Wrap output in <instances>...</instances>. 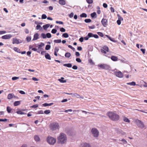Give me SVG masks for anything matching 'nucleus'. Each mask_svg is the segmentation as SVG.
<instances>
[{
	"mask_svg": "<svg viewBox=\"0 0 147 147\" xmlns=\"http://www.w3.org/2000/svg\"><path fill=\"white\" fill-rule=\"evenodd\" d=\"M64 79V78L63 77H61L60 79H59L58 80L61 83H64L66 82V80H63Z\"/></svg>",
	"mask_w": 147,
	"mask_h": 147,
	"instance_id": "21",
	"label": "nucleus"
},
{
	"mask_svg": "<svg viewBox=\"0 0 147 147\" xmlns=\"http://www.w3.org/2000/svg\"><path fill=\"white\" fill-rule=\"evenodd\" d=\"M13 42L12 43L13 44H19L20 43H22L23 41L22 40H20L19 39H18L16 38H13L12 39Z\"/></svg>",
	"mask_w": 147,
	"mask_h": 147,
	"instance_id": "8",
	"label": "nucleus"
},
{
	"mask_svg": "<svg viewBox=\"0 0 147 147\" xmlns=\"http://www.w3.org/2000/svg\"><path fill=\"white\" fill-rule=\"evenodd\" d=\"M59 50V49L57 47H55L54 49V52H57Z\"/></svg>",
	"mask_w": 147,
	"mask_h": 147,
	"instance_id": "64",
	"label": "nucleus"
},
{
	"mask_svg": "<svg viewBox=\"0 0 147 147\" xmlns=\"http://www.w3.org/2000/svg\"><path fill=\"white\" fill-rule=\"evenodd\" d=\"M49 127L51 130H55L59 129V125L58 123L53 122L50 124Z\"/></svg>",
	"mask_w": 147,
	"mask_h": 147,
	"instance_id": "3",
	"label": "nucleus"
},
{
	"mask_svg": "<svg viewBox=\"0 0 147 147\" xmlns=\"http://www.w3.org/2000/svg\"><path fill=\"white\" fill-rule=\"evenodd\" d=\"M53 104V103L52 102L50 103H45L43 104L42 105L44 107H46L47 106H51Z\"/></svg>",
	"mask_w": 147,
	"mask_h": 147,
	"instance_id": "24",
	"label": "nucleus"
},
{
	"mask_svg": "<svg viewBox=\"0 0 147 147\" xmlns=\"http://www.w3.org/2000/svg\"><path fill=\"white\" fill-rule=\"evenodd\" d=\"M66 94L69 95H72V96L74 97L76 96H77V98H79L80 96V95L77 93H65Z\"/></svg>",
	"mask_w": 147,
	"mask_h": 147,
	"instance_id": "14",
	"label": "nucleus"
},
{
	"mask_svg": "<svg viewBox=\"0 0 147 147\" xmlns=\"http://www.w3.org/2000/svg\"><path fill=\"white\" fill-rule=\"evenodd\" d=\"M63 66L68 67H72V64L71 63L65 64Z\"/></svg>",
	"mask_w": 147,
	"mask_h": 147,
	"instance_id": "31",
	"label": "nucleus"
},
{
	"mask_svg": "<svg viewBox=\"0 0 147 147\" xmlns=\"http://www.w3.org/2000/svg\"><path fill=\"white\" fill-rule=\"evenodd\" d=\"M91 132L94 137L95 138L98 137L99 135V132L97 129L95 128H92L91 129Z\"/></svg>",
	"mask_w": 147,
	"mask_h": 147,
	"instance_id": "4",
	"label": "nucleus"
},
{
	"mask_svg": "<svg viewBox=\"0 0 147 147\" xmlns=\"http://www.w3.org/2000/svg\"><path fill=\"white\" fill-rule=\"evenodd\" d=\"M32 80L34 81H38L39 80L38 79H37L35 77H33L32 78Z\"/></svg>",
	"mask_w": 147,
	"mask_h": 147,
	"instance_id": "63",
	"label": "nucleus"
},
{
	"mask_svg": "<svg viewBox=\"0 0 147 147\" xmlns=\"http://www.w3.org/2000/svg\"><path fill=\"white\" fill-rule=\"evenodd\" d=\"M61 39L55 40H54V42L56 43H59L61 42Z\"/></svg>",
	"mask_w": 147,
	"mask_h": 147,
	"instance_id": "40",
	"label": "nucleus"
},
{
	"mask_svg": "<svg viewBox=\"0 0 147 147\" xmlns=\"http://www.w3.org/2000/svg\"><path fill=\"white\" fill-rule=\"evenodd\" d=\"M127 85H130L131 86H135L136 84V83L134 82H131L127 83H126Z\"/></svg>",
	"mask_w": 147,
	"mask_h": 147,
	"instance_id": "29",
	"label": "nucleus"
},
{
	"mask_svg": "<svg viewBox=\"0 0 147 147\" xmlns=\"http://www.w3.org/2000/svg\"><path fill=\"white\" fill-rule=\"evenodd\" d=\"M7 110L8 113H10L11 110V108L9 107H7Z\"/></svg>",
	"mask_w": 147,
	"mask_h": 147,
	"instance_id": "41",
	"label": "nucleus"
},
{
	"mask_svg": "<svg viewBox=\"0 0 147 147\" xmlns=\"http://www.w3.org/2000/svg\"><path fill=\"white\" fill-rule=\"evenodd\" d=\"M111 59L113 61H116L118 60V58L116 56H113L111 57Z\"/></svg>",
	"mask_w": 147,
	"mask_h": 147,
	"instance_id": "20",
	"label": "nucleus"
},
{
	"mask_svg": "<svg viewBox=\"0 0 147 147\" xmlns=\"http://www.w3.org/2000/svg\"><path fill=\"white\" fill-rule=\"evenodd\" d=\"M60 31L63 32H65V28H61L60 29Z\"/></svg>",
	"mask_w": 147,
	"mask_h": 147,
	"instance_id": "56",
	"label": "nucleus"
},
{
	"mask_svg": "<svg viewBox=\"0 0 147 147\" xmlns=\"http://www.w3.org/2000/svg\"><path fill=\"white\" fill-rule=\"evenodd\" d=\"M84 21L86 23H90L91 22V20L90 19H85Z\"/></svg>",
	"mask_w": 147,
	"mask_h": 147,
	"instance_id": "45",
	"label": "nucleus"
},
{
	"mask_svg": "<svg viewBox=\"0 0 147 147\" xmlns=\"http://www.w3.org/2000/svg\"><path fill=\"white\" fill-rule=\"evenodd\" d=\"M96 15V12H94L91 14V16L92 18H94L95 16Z\"/></svg>",
	"mask_w": 147,
	"mask_h": 147,
	"instance_id": "43",
	"label": "nucleus"
},
{
	"mask_svg": "<svg viewBox=\"0 0 147 147\" xmlns=\"http://www.w3.org/2000/svg\"><path fill=\"white\" fill-rule=\"evenodd\" d=\"M20 104V101H16L14 103V105L15 106H17L19 105Z\"/></svg>",
	"mask_w": 147,
	"mask_h": 147,
	"instance_id": "38",
	"label": "nucleus"
},
{
	"mask_svg": "<svg viewBox=\"0 0 147 147\" xmlns=\"http://www.w3.org/2000/svg\"><path fill=\"white\" fill-rule=\"evenodd\" d=\"M56 22L57 24H63V22H62L60 21H56Z\"/></svg>",
	"mask_w": 147,
	"mask_h": 147,
	"instance_id": "60",
	"label": "nucleus"
},
{
	"mask_svg": "<svg viewBox=\"0 0 147 147\" xmlns=\"http://www.w3.org/2000/svg\"><path fill=\"white\" fill-rule=\"evenodd\" d=\"M122 119L125 122L129 123L130 122V120L125 116H123Z\"/></svg>",
	"mask_w": 147,
	"mask_h": 147,
	"instance_id": "16",
	"label": "nucleus"
},
{
	"mask_svg": "<svg viewBox=\"0 0 147 147\" xmlns=\"http://www.w3.org/2000/svg\"><path fill=\"white\" fill-rule=\"evenodd\" d=\"M101 23L104 27H106L107 25V20L106 19L103 18L101 20Z\"/></svg>",
	"mask_w": 147,
	"mask_h": 147,
	"instance_id": "10",
	"label": "nucleus"
},
{
	"mask_svg": "<svg viewBox=\"0 0 147 147\" xmlns=\"http://www.w3.org/2000/svg\"><path fill=\"white\" fill-rule=\"evenodd\" d=\"M91 35L90 33H89L87 36L84 37V40H88L89 38L91 37Z\"/></svg>",
	"mask_w": 147,
	"mask_h": 147,
	"instance_id": "18",
	"label": "nucleus"
},
{
	"mask_svg": "<svg viewBox=\"0 0 147 147\" xmlns=\"http://www.w3.org/2000/svg\"><path fill=\"white\" fill-rule=\"evenodd\" d=\"M51 48V46L49 45H46L45 47V49L46 50H49Z\"/></svg>",
	"mask_w": 147,
	"mask_h": 147,
	"instance_id": "44",
	"label": "nucleus"
},
{
	"mask_svg": "<svg viewBox=\"0 0 147 147\" xmlns=\"http://www.w3.org/2000/svg\"><path fill=\"white\" fill-rule=\"evenodd\" d=\"M102 49L107 52H108L109 51V48L107 46H104L103 47Z\"/></svg>",
	"mask_w": 147,
	"mask_h": 147,
	"instance_id": "39",
	"label": "nucleus"
},
{
	"mask_svg": "<svg viewBox=\"0 0 147 147\" xmlns=\"http://www.w3.org/2000/svg\"><path fill=\"white\" fill-rule=\"evenodd\" d=\"M90 34H91V37H94V38H98V36L97 35V34H93L92 33H90Z\"/></svg>",
	"mask_w": 147,
	"mask_h": 147,
	"instance_id": "33",
	"label": "nucleus"
},
{
	"mask_svg": "<svg viewBox=\"0 0 147 147\" xmlns=\"http://www.w3.org/2000/svg\"><path fill=\"white\" fill-rule=\"evenodd\" d=\"M45 45V44L43 42H40L39 45H38L37 47L38 49H40L41 50H43V49L42 48V47Z\"/></svg>",
	"mask_w": 147,
	"mask_h": 147,
	"instance_id": "15",
	"label": "nucleus"
},
{
	"mask_svg": "<svg viewBox=\"0 0 147 147\" xmlns=\"http://www.w3.org/2000/svg\"><path fill=\"white\" fill-rule=\"evenodd\" d=\"M26 39L28 42H30L31 40V37L30 36H28L26 37Z\"/></svg>",
	"mask_w": 147,
	"mask_h": 147,
	"instance_id": "55",
	"label": "nucleus"
},
{
	"mask_svg": "<svg viewBox=\"0 0 147 147\" xmlns=\"http://www.w3.org/2000/svg\"><path fill=\"white\" fill-rule=\"evenodd\" d=\"M107 115L113 121H118L119 118V116L118 114L112 112L107 113Z\"/></svg>",
	"mask_w": 147,
	"mask_h": 147,
	"instance_id": "2",
	"label": "nucleus"
},
{
	"mask_svg": "<svg viewBox=\"0 0 147 147\" xmlns=\"http://www.w3.org/2000/svg\"><path fill=\"white\" fill-rule=\"evenodd\" d=\"M58 142L61 144L66 143L67 140V138L66 135L63 133H61L59 136L57 138Z\"/></svg>",
	"mask_w": 147,
	"mask_h": 147,
	"instance_id": "1",
	"label": "nucleus"
},
{
	"mask_svg": "<svg viewBox=\"0 0 147 147\" xmlns=\"http://www.w3.org/2000/svg\"><path fill=\"white\" fill-rule=\"evenodd\" d=\"M135 122L140 128H143L144 127V125L143 123L140 120L138 119H136L135 120Z\"/></svg>",
	"mask_w": 147,
	"mask_h": 147,
	"instance_id": "6",
	"label": "nucleus"
},
{
	"mask_svg": "<svg viewBox=\"0 0 147 147\" xmlns=\"http://www.w3.org/2000/svg\"><path fill=\"white\" fill-rule=\"evenodd\" d=\"M47 18V16L45 14H43L41 18L42 19H45Z\"/></svg>",
	"mask_w": 147,
	"mask_h": 147,
	"instance_id": "54",
	"label": "nucleus"
},
{
	"mask_svg": "<svg viewBox=\"0 0 147 147\" xmlns=\"http://www.w3.org/2000/svg\"><path fill=\"white\" fill-rule=\"evenodd\" d=\"M34 140L36 142H38L40 141V139L39 137L37 135L35 136L34 137Z\"/></svg>",
	"mask_w": 147,
	"mask_h": 147,
	"instance_id": "23",
	"label": "nucleus"
},
{
	"mask_svg": "<svg viewBox=\"0 0 147 147\" xmlns=\"http://www.w3.org/2000/svg\"><path fill=\"white\" fill-rule=\"evenodd\" d=\"M45 57L46 58L49 60H51V58L50 55L48 53H47L45 55Z\"/></svg>",
	"mask_w": 147,
	"mask_h": 147,
	"instance_id": "27",
	"label": "nucleus"
},
{
	"mask_svg": "<svg viewBox=\"0 0 147 147\" xmlns=\"http://www.w3.org/2000/svg\"><path fill=\"white\" fill-rule=\"evenodd\" d=\"M116 131L117 133L118 134H121L122 135H124L126 134L125 132L123 131L120 129L119 128L116 129Z\"/></svg>",
	"mask_w": 147,
	"mask_h": 147,
	"instance_id": "11",
	"label": "nucleus"
},
{
	"mask_svg": "<svg viewBox=\"0 0 147 147\" xmlns=\"http://www.w3.org/2000/svg\"><path fill=\"white\" fill-rule=\"evenodd\" d=\"M100 50H101V52L102 53H104V54H106V53L107 51H106L105 50L102 48V49H101Z\"/></svg>",
	"mask_w": 147,
	"mask_h": 147,
	"instance_id": "58",
	"label": "nucleus"
},
{
	"mask_svg": "<svg viewBox=\"0 0 147 147\" xmlns=\"http://www.w3.org/2000/svg\"><path fill=\"white\" fill-rule=\"evenodd\" d=\"M114 73L115 75L118 77L122 78L123 77V74L120 71L115 72Z\"/></svg>",
	"mask_w": 147,
	"mask_h": 147,
	"instance_id": "9",
	"label": "nucleus"
},
{
	"mask_svg": "<svg viewBox=\"0 0 147 147\" xmlns=\"http://www.w3.org/2000/svg\"><path fill=\"white\" fill-rule=\"evenodd\" d=\"M80 147H91L90 145L86 143H83L81 144Z\"/></svg>",
	"mask_w": 147,
	"mask_h": 147,
	"instance_id": "13",
	"label": "nucleus"
},
{
	"mask_svg": "<svg viewBox=\"0 0 147 147\" xmlns=\"http://www.w3.org/2000/svg\"><path fill=\"white\" fill-rule=\"evenodd\" d=\"M59 3L61 5H64L66 4L65 0H59Z\"/></svg>",
	"mask_w": 147,
	"mask_h": 147,
	"instance_id": "19",
	"label": "nucleus"
},
{
	"mask_svg": "<svg viewBox=\"0 0 147 147\" xmlns=\"http://www.w3.org/2000/svg\"><path fill=\"white\" fill-rule=\"evenodd\" d=\"M62 37L65 38H67L69 37V35L67 33H64L62 34Z\"/></svg>",
	"mask_w": 147,
	"mask_h": 147,
	"instance_id": "34",
	"label": "nucleus"
},
{
	"mask_svg": "<svg viewBox=\"0 0 147 147\" xmlns=\"http://www.w3.org/2000/svg\"><path fill=\"white\" fill-rule=\"evenodd\" d=\"M76 61L79 63H80L81 62V60L79 58H77L76 59Z\"/></svg>",
	"mask_w": 147,
	"mask_h": 147,
	"instance_id": "61",
	"label": "nucleus"
},
{
	"mask_svg": "<svg viewBox=\"0 0 147 147\" xmlns=\"http://www.w3.org/2000/svg\"><path fill=\"white\" fill-rule=\"evenodd\" d=\"M118 20H120L121 21H122L123 20V18L121 16H120L119 15H118Z\"/></svg>",
	"mask_w": 147,
	"mask_h": 147,
	"instance_id": "59",
	"label": "nucleus"
},
{
	"mask_svg": "<svg viewBox=\"0 0 147 147\" xmlns=\"http://www.w3.org/2000/svg\"><path fill=\"white\" fill-rule=\"evenodd\" d=\"M36 29L37 30H42V28L41 27V26L39 25H37L36 26Z\"/></svg>",
	"mask_w": 147,
	"mask_h": 147,
	"instance_id": "35",
	"label": "nucleus"
},
{
	"mask_svg": "<svg viewBox=\"0 0 147 147\" xmlns=\"http://www.w3.org/2000/svg\"><path fill=\"white\" fill-rule=\"evenodd\" d=\"M36 114H43V112L42 110H40L38 111L37 113H36Z\"/></svg>",
	"mask_w": 147,
	"mask_h": 147,
	"instance_id": "51",
	"label": "nucleus"
},
{
	"mask_svg": "<svg viewBox=\"0 0 147 147\" xmlns=\"http://www.w3.org/2000/svg\"><path fill=\"white\" fill-rule=\"evenodd\" d=\"M88 62L91 65H94V63L92 59H90L88 60Z\"/></svg>",
	"mask_w": 147,
	"mask_h": 147,
	"instance_id": "47",
	"label": "nucleus"
},
{
	"mask_svg": "<svg viewBox=\"0 0 147 147\" xmlns=\"http://www.w3.org/2000/svg\"><path fill=\"white\" fill-rule=\"evenodd\" d=\"M87 16V15L86 14L84 13H83L81 14L80 15V17H84L86 18Z\"/></svg>",
	"mask_w": 147,
	"mask_h": 147,
	"instance_id": "37",
	"label": "nucleus"
},
{
	"mask_svg": "<svg viewBox=\"0 0 147 147\" xmlns=\"http://www.w3.org/2000/svg\"><path fill=\"white\" fill-rule=\"evenodd\" d=\"M88 4H91L93 3V0H86Z\"/></svg>",
	"mask_w": 147,
	"mask_h": 147,
	"instance_id": "50",
	"label": "nucleus"
},
{
	"mask_svg": "<svg viewBox=\"0 0 147 147\" xmlns=\"http://www.w3.org/2000/svg\"><path fill=\"white\" fill-rule=\"evenodd\" d=\"M12 36L11 34H6L2 36L1 38L3 39H7L11 38Z\"/></svg>",
	"mask_w": 147,
	"mask_h": 147,
	"instance_id": "12",
	"label": "nucleus"
},
{
	"mask_svg": "<svg viewBox=\"0 0 147 147\" xmlns=\"http://www.w3.org/2000/svg\"><path fill=\"white\" fill-rule=\"evenodd\" d=\"M74 13L73 12H71V13L69 15V16L70 18H71L73 17L74 16Z\"/></svg>",
	"mask_w": 147,
	"mask_h": 147,
	"instance_id": "62",
	"label": "nucleus"
},
{
	"mask_svg": "<svg viewBox=\"0 0 147 147\" xmlns=\"http://www.w3.org/2000/svg\"><path fill=\"white\" fill-rule=\"evenodd\" d=\"M38 107V105L37 104H35V105H33L31 107V108H36Z\"/></svg>",
	"mask_w": 147,
	"mask_h": 147,
	"instance_id": "53",
	"label": "nucleus"
},
{
	"mask_svg": "<svg viewBox=\"0 0 147 147\" xmlns=\"http://www.w3.org/2000/svg\"><path fill=\"white\" fill-rule=\"evenodd\" d=\"M57 31V30L55 29H53L52 30L51 33L53 34H55Z\"/></svg>",
	"mask_w": 147,
	"mask_h": 147,
	"instance_id": "52",
	"label": "nucleus"
},
{
	"mask_svg": "<svg viewBox=\"0 0 147 147\" xmlns=\"http://www.w3.org/2000/svg\"><path fill=\"white\" fill-rule=\"evenodd\" d=\"M16 113L18 114L23 115L25 113L21 111H16Z\"/></svg>",
	"mask_w": 147,
	"mask_h": 147,
	"instance_id": "36",
	"label": "nucleus"
},
{
	"mask_svg": "<svg viewBox=\"0 0 147 147\" xmlns=\"http://www.w3.org/2000/svg\"><path fill=\"white\" fill-rule=\"evenodd\" d=\"M13 49L15 51L18 53H21V51H20V49H19L18 48L14 47L13 48Z\"/></svg>",
	"mask_w": 147,
	"mask_h": 147,
	"instance_id": "26",
	"label": "nucleus"
},
{
	"mask_svg": "<svg viewBox=\"0 0 147 147\" xmlns=\"http://www.w3.org/2000/svg\"><path fill=\"white\" fill-rule=\"evenodd\" d=\"M119 141H121L123 142V143L124 144H126L127 143L126 140L124 138L122 139L121 140H119Z\"/></svg>",
	"mask_w": 147,
	"mask_h": 147,
	"instance_id": "32",
	"label": "nucleus"
},
{
	"mask_svg": "<svg viewBox=\"0 0 147 147\" xmlns=\"http://www.w3.org/2000/svg\"><path fill=\"white\" fill-rule=\"evenodd\" d=\"M47 141L49 144L53 145L56 142V139L53 137H48L47 138Z\"/></svg>",
	"mask_w": 147,
	"mask_h": 147,
	"instance_id": "5",
	"label": "nucleus"
},
{
	"mask_svg": "<svg viewBox=\"0 0 147 147\" xmlns=\"http://www.w3.org/2000/svg\"><path fill=\"white\" fill-rule=\"evenodd\" d=\"M46 36L48 38H50L51 37V35L50 33H48L46 34Z\"/></svg>",
	"mask_w": 147,
	"mask_h": 147,
	"instance_id": "49",
	"label": "nucleus"
},
{
	"mask_svg": "<svg viewBox=\"0 0 147 147\" xmlns=\"http://www.w3.org/2000/svg\"><path fill=\"white\" fill-rule=\"evenodd\" d=\"M44 112L45 114H48L50 113L51 111L49 110H48L45 111Z\"/></svg>",
	"mask_w": 147,
	"mask_h": 147,
	"instance_id": "46",
	"label": "nucleus"
},
{
	"mask_svg": "<svg viewBox=\"0 0 147 147\" xmlns=\"http://www.w3.org/2000/svg\"><path fill=\"white\" fill-rule=\"evenodd\" d=\"M19 78V77H14L12 78V79L13 80H16Z\"/></svg>",
	"mask_w": 147,
	"mask_h": 147,
	"instance_id": "57",
	"label": "nucleus"
},
{
	"mask_svg": "<svg viewBox=\"0 0 147 147\" xmlns=\"http://www.w3.org/2000/svg\"><path fill=\"white\" fill-rule=\"evenodd\" d=\"M97 33L101 37H103L104 36L103 34L101 32H97Z\"/></svg>",
	"mask_w": 147,
	"mask_h": 147,
	"instance_id": "48",
	"label": "nucleus"
},
{
	"mask_svg": "<svg viewBox=\"0 0 147 147\" xmlns=\"http://www.w3.org/2000/svg\"><path fill=\"white\" fill-rule=\"evenodd\" d=\"M105 36L107 37L111 41L114 42H115L116 41L114 40V39L113 38H111V37H110L109 36L106 35H105Z\"/></svg>",
	"mask_w": 147,
	"mask_h": 147,
	"instance_id": "25",
	"label": "nucleus"
},
{
	"mask_svg": "<svg viewBox=\"0 0 147 147\" xmlns=\"http://www.w3.org/2000/svg\"><path fill=\"white\" fill-rule=\"evenodd\" d=\"M50 25L49 24H47L45 25H43V27L44 30H46L49 27Z\"/></svg>",
	"mask_w": 147,
	"mask_h": 147,
	"instance_id": "28",
	"label": "nucleus"
},
{
	"mask_svg": "<svg viewBox=\"0 0 147 147\" xmlns=\"http://www.w3.org/2000/svg\"><path fill=\"white\" fill-rule=\"evenodd\" d=\"M41 36L43 38H47L46 34L44 33H42L41 34Z\"/></svg>",
	"mask_w": 147,
	"mask_h": 147,
	"instance_id": "42",
	"label": "nucleus"
},
{
	"mask_svg": "<svg viewBox=\"0 0 147 147\" xmlns=\"http://www.w3.org/2000/svg\"><path fill=\"white\" fill-rule=\"evenodd\" d=\"M14 95L12 94H9L7 96V98L9 99H11L13 98Z\"/></svg>",
	"mask_w": 147,
	"mask_h": 147,
	"instance_id": "22",
	"label": "nucleus"
},
{
	"mask_svg": "<svg viewBox=\"0 0 147 147\" xmlns=\"http://www.w3.org/2000/svg\"><path fill=\"white\" fill-rule=\"evenodd\" d=\"M39 34L37 33H36L34 35L33 40H36L39 38Z\"/></svg>",
	"mask_w": 147,
	"mask_h": 147,
	"instance_id": "17",
	"label": "nucleus"
},
{
	"mask_svg": "<svg viewBox=\"0 0 147 147\" xmlns=\"http://www.w3.org/2000/svg\"><path fill=\"white\" fill-rule=\"evenodd\" d=\"M98 66L101 69H109L110 67L109 65L105 64H101L98 65Z\"/></svg>",
	"mask_w": 147,
	"mask_h": 147,
	"instance_id": "7",
	"label": "nucleus"
},
{
	"mask_svg": "<svg viewBox=\"0 0 147 147\" xmlns=\"http://www.w3.org/2000/svg\"><path fill=\"white\" fill-rule=\"evenodd\" d=\"M71 55V54L70 53L67 52L65 53V56L66 57L69 58Z\"/></svg>",
	"mask_w": 147,
	"mask_h": 147,
	"instance_id": "30",
	"label": "nucleus"
}]
</instances>
